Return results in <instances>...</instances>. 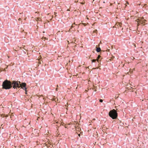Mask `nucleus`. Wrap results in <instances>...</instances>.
<instances>
[{
  "instance_id": "obj_9",
  "label": "nucleus",
  "mask_w": 148,
  "mask_h": 148,
  "mask_svg": "<svg viewBox=\"0 0 148 148\" xmlns=\"http://www.w3.org/2000/svg\"><path fill=\"white\" fill-rule=\"evenodd\" d=\"M25 90V94H27V90Z\"/></svg>"
},
{
  "instance_id": "obj_5",
  "label": "nucleus",
  "mask_w": 148,
  "mask_h": 148,
  "mask_svg": "<svg viewBox=\"0 0 148 148\" xmlns=\"http://www.w3.org/2000/svg\"><path fill=\"white\" fill-rule=\"evenodd\" d=\"M96 51L97 52H99L101 50V48L99 47H96Z\"/></svg>"
},
{
  "instance_id": "obj_7",
  "label": "nucleus",
  "mask_w": 148,
  "mask_h": 148,
  "mask_svg": "<svg viewBox=\"0 0 148 148\" xmlns=\"http://www.w3.org/2000/svg\"><path fill=\"white\" fill-rule=\"evenodd\" d=\"M96 61H97L96 59H93L92 60V62H95Z\"/></svg>"
},
{
  "instance_id": "obj_2",
  "label": "nucleus",
  "mask_w": 148,
  "mask_h": 148,
  "mask_svg": "<svg viewBox=\"0 0 148 148\" xmlns=\"http://www.w3.org/2000/svg\"><path fill=\"white\" fill-rule=\"evenodd\" d=\"M108 115L113 119H116L118 117L117 111L114 109L110 110L108 113Z\"/></svg>"
},
{
  "instance_id": "obj_3",
  "label": "nucleus",
  "mask_w": 148,
  "mask_h": 148,
  "mask_svg": "<svg viewBox=\"0 0 148 148\" xmlns=\"http://www.w3.org/2000/svg\"><path fill=\"white\" fill-rule=\"evenodd\" d=\"M21 82L19 81L14 80L12 82V87L14 89H16L21 87L20 84Z\"/></svg>"
},
{
  "instance_id": "obj_10",
  "label": "nucleus",
  "mask_w": 148,
  "mask_h": 148,
  "mask_svg": "<svg viewBox=\"0 0 148 148\" xmlns=\"http://www.w3.org/2000/svg\"><path fill=\"white\" fill-rule=\"evenodd\" d=\"M103 101V100L102 99H100L99 100V102H102Z\"/></svg>"
},
{
  "instance_id": "obj_4",
  "label": "nucleus",
  "mask_w": 148,
  "mask_h": 148,
  "mask_svg": "<svg viewBox=\"0 0 148 148\" xmlns=\"http://www.w3.org/2000/svg\"><path fill=\"white\" fill-rule=\"evenodd\" d=\"M20 85H21V87L23 90H27V88L26 87V84L25 83L21 82Z\"/></svg>"
},
{
  "instance_id": "obj_1",
  "label": "nucleus",
  "mask_w": 148,
  "mask_h": 148,
  "mask_svg": "<svg viewBox=\"0 0 148 148\" xmlns=\"http://www.w3.org/2000/svg\"><path fill=\"white\" fill-rule=\"evenodd\" d=\"M2 88L5 90H9L12 88V82L6 79L5 80L2 84Z\"/></svg>"
},
{
  "instance_id": "obj_8",
  "label": "nucleus",
  "mask_w": 148,
  "mask_h": 148,
  "mask_svg": "<svg viewBox=\"0 0 148 148\" xmlns=\"http://www.w3.org/2000/svg\"><path fill=\"white\" fill-rule=\"evenodd\" d=\"M97 29H96L93 32L95 33H97Z\"/></svg>"
},
{
  "instance_id": "obj_6",
  "label": "nucleus",
  "mask_w": 148,
  "mask_h": 148,
  "mask_svg": "<svg viewBox=\"0 0 148 148\" xmlns=\"http://www.w3.org/2000/svg\"><path fill=\"white\" fill-rule=\"evenodd\" d=\"M101 57V56H100V55H98L97 58V61L99 62V59Z\"/></svg>"
}]
</instances>
